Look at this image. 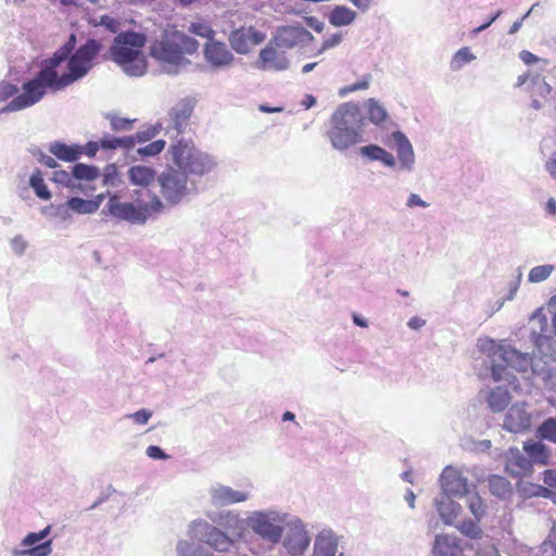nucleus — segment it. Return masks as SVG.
<instances>
[{
  "instance_id": "nucleus-1",
  "label": "nucleus",
  "mask_w": 556,
  "mask_h": 556,
  "mask_svg": "<svg viewBox=\"0 0 556 556\" xmlns=\"http://www.w3.org/2000/svg\"><path fill=\"white\" fill-rule=\"evenodd\" d=\"M75 45L76 37L71 35L70 39L45 61L37 75L23 85V93L8 104V110L20 111L31 106L43 97L47 88L59 91L83 78L91 70L101 46L97 40L88 39L73 53Z\"/></svg>"
},
{
  "instance_id": "nucleus-2",
  "label": "nucleus",
  "mask_w": 556,
  "mask_h": 556,
  "mask_svg": "<svg viewBox=\"0 0 556 556\" xmlns=\"http://www.w3.org/2000/svg\"><path fill=\"white\" fill-rule=\"evenodd\" d=\"M146 38L143 35L127 31L121 33L114 39L110 49L112 59L125 66V71L134 76H140L146 71V61L141 52Z\"/></svg>"
},
{
  "instance_id": "nucleus-3",
  "label": "nucleus",
  "mask_w": 556,
  "mask_h": 556,
  "mask_svg": "<svg viewBox=\"0 0 556 556\" xmlns=\"http://www.w3.org/2000/svg\"><path fill=\"white\" fill-rule=\"evenodd\" d=\"M169 153L177 169L187 176H203L214 166L210 155L199 150L192 140H177L170 144Z\"/></svg>"
},
{
  "instance_id": "nucleus-4",
  "label": "nucleus",
  "mask_w": 556,
  "mask_h": 556,
  "mask_svg": "<svg viewBox=\"0 0 556 556\" xmlns=\"http://www.w3.org/2000/svg\"><path fill=\"white\" fill-rule=\"evenodd\" d=\"M199 48V42L186 34L173 30L166 31L161 40L153 42L151 54L153 58L170 63L180 64L185 54H192Z\"/></svg>"
},
{
  "instance_id": "nucleus-5",
  "label": "nucleus",
  "mask_w": 556,
  "mask_h": 556,
  "mask_svg": "<svg viewBox=\"0 0 556 556\" xmlns=\"http://www.w3.org/2000/svg\"><path fill=\"white\" fill-rule=\"evenodd\" d=\"M108 212L115 218L131 223H144L152 215L164 210V203L159 195L153 194L148 202H140L137 205L130 202H119L118 197L113 194L106 204Z\"/></svg>"
},
{
  "instance_id": "nucleus-6",
  "label": "nucleus",
  "mask_w": 556,
  "mask_h": 556,
  "mask_svg": "<svg viewBox=\"0 0 556 556\" xmlns=\"http://www.w3.org/2000/svg\"><path fill=\"white\" fill-rule=\"evenodd\" d=\"M492 357V377L495 381L507 380L508 369L526 371L531 364L528 354H522L510 346L496 345Z\"/></svg>"
},
{
  "instance_id": "nucleus-7",
  "label": "nucleus",
  "mask_w": 556,
  "mask_h": 556,
  "mask_svg": "<svg viewBox=\"0 0 556 556\" xmlns=\"http://www.w3.org/2000/svg\"><path fill=\"white\" fill-rule=\"evenodd\" d=\"M160 192L168 205L179 204L189 193L188 176L175 167H167L157 176Z\"/></svg>"
},
{
  "instance_id": "nucleus-8",
  "label": "nucleus",
  "mask_w": 556,
  "mask_h": 556,
  "mask_svg": "<svg viewBox=\"0 0 556 556\" xmlns=\"http://www.w3.org/2000/svg\"><path fill=\"white\" fill-rule=\"evenodd\" d=\"M192 530L195 536L217 552H228L233 545L231 538L207 521H194L192 523Z\"/></svg>"
},
{
  "instance_id": "nucleus-9",
  "label": "nucleus",
  "mask_w": 556,
  "mask_h": 556,
  "mask_svg": "<svg viewBox=\"0 0 556 556\" xmlns=\"http://www.w3.org/2000/svg\"><path fill=\"white\" fill-rule=\"evenodd\" d=\"M349 114H342L341 118L336 117V124L329 134V138L334 148L344 150L354 146L361 140V134L353 127L348 126Z\"/></svg>"
},
{
  "instance_id": "nucleus-10",
  "label": "nucleus",
  "mask_w": 556,
  "mask_h": 556,
  "mask_svg": "<svg viewBox=\"0 0 556 556\" xmlns=\"http://www.w3.org/2000/svg\"><path fill=\"white\" fill-rule=\"evenodd\" d=\"M265 39V34L256 28L240 27L229 35V42L232 49L241 54L248 53L253 47L260 45Z\"/></svg>"
},
{
  "instance_id": "nucleus-11",
  "label": "nucleus",
  "mask_w": 556,
  "mask_h": 556,
  "mask_svg": "<svg viewBox=\"0 0 556 556\" xmlns=\"http://www.w3.org/2000/svg\"><path fill=\"white\" fill-rule=\"evenodd\" d=\"M314 36L304 27L287 25L278 28L275 37L276 45L280 48L291 49L299 45L309 42Z\"/></svg>"
},
{
  "instance_id": "nucleus-12",
  "label": "nucleus",
  "mask_w": 556,
  "mask_h": 556,
  "mask_svg": "<svg viewBox=\"0 0 556 556\" xmlns=\"http://www.w3.org/2000/svg\"><path fill=\"white\" fill-rule=\"evenodd\" d=\"M442 491L451 496H464L468 493V481L459 470L452 466L443 469L440 476Z\"/></svg>"
},
{
  "instance_id": "nucleus-13",
  "label": "nucleus",
  "mask_w": 556,
  "mask_h": 556,
  "mask_svg": "<svg viewBox=\"0 0 556 556\" xmlns=\"http://www.w3.org/2000/svg\"><path fill=\"white\" fill-rule=\"evenodd\" d=\"M250 525L253 531L266 539L273 544L280 541L282 535V527L275 522L268 515L257 513L250 518Z\"/></svg>"
},
{
  "instance_id": "nucleus-14",
  "label": "nucleus",
  "mask_w": 556,
  "mask_h": 556,
  "mask_svg": "<svg viewBox=\"0 0 556 556\" xmlns=\"http://www.w3.org/2000/svg\"><path fill=\"white\" fill-rule=\"evenodd\" d=\"M204 56L214 67L227 66L233 61V55L226 43L214 39L205 43Z\"/></svg>"
},
{
  "instance_id": "nucleus-15",
  "label": "nucleus",
  "mask_w": 556,
  "mask_h": 556,
  "mask_svg": "<svg viewBox=\"0 0 556 556\" xmlns=\"http://www.w3.org/2000/svg\"><path fill=\"white\" fill-rule=\"evenodd\" d=\"M531 426V415L522 405H513L504 419L503 427L509 432L519 433L528 430Z\"/></svg>"
},
{
  "instance_id": "nucleus-16",
  "label": "nucleus",
  "mask_w": 556,
  "mask_h": 556,
  "mask_svg": "<svg viewBox=\"0 0 556 556\" xmlns=\"http://www.w3.org/2000/svg\"><path fill=\"white\" fill-rule=\"evenodd\" d=\"M505 469L513 477H523L532 470V462L518 448H509L505 454Z\"/></svg>"
},
{
  "instance_id": "nucleus-17",
  "label": "nucleus",
  "mask_w": 556,
  "mask_h": 556,
  "mask_svg": "<svg viewBox=\"0 0 556 556\" xmlns=\"http://www.w3.org/2000/svg\"><path fill=\"white\" fill-rule=\"evenodd\" d=\"M288 67L287 58L270 45L261 50L258 68L264 71H283Z\"/></svg>"
},
{
  "instance_id": "nucleus-18",
  "label": "nucleus",
  "mask_w": 556,
  "mask_h": 556,
  "mask_svg": "<svg viewBox=\"0 0 556 556\" xmlns=\"http://www.w3.org/2000/svg\"><path fill=\"white\" fill-rule=\"evenodd\" d=\"M311 539L302 527H292L288 530L283 545L290 554H302L309 545Z\"/></svg>"
},
{
  "instance_id": "nucleus-19",
  "label": "nucleus",
  "mask_w": 556,
  "mask_h": 556,
  "mask_svg": "<svg viewBox=\"0 0 556 556\" xmlns=\"http://www.w3.org/2000/svg\"><path fill=\"white\" fill-rule=\"evenodd\" d=\"M127 178L131 186L141 188H148L155 180L157 181L155 169L141 164L130 166L127 170Z\"/></svg>"
},
{
  "instance_id": "nucleus-20",
  "label": "nucleus",
  "mask_w": 556,
  "mask_h": 556,
  "mask_svg": "<svg viewBox=\"0 0 556 556\" xmlns=\"http://www.w3.org/2000/svg\"><path fill=\"white\" fill-rule=\"evenodd\" d=\"M392 139L395 144V150L401 166L409 169L415 161L414 151L410 142L408 141L406 136L401 131L393 132Z\"/></svg>"
},
{
  "instance_id": "nucleus-21",
  "label": "nucleus",
  "mask_w": 556,
  "mask_h": 556,
  "mask_svg": "<svg viewBox=\"0 0 556 556\" xmlns=\"http://www.w3.org/2000/svg\"><path fill=\"white\" fill-rule=\"evenodd\" d=\"M248 497L245 492L235 491L229 486H218L212 491L213 503L222 506L244 502Z\"/></svg>"
},
{
  "instance_id": "nucleus-22",
  "label": "nucleus",
  "mask_w": 556,
  "mask_h": 556,
  "mask_svg": "<svg viewBox=\"0 0 556 556\" xmlns=\"http://www.w3.org/2000/svg\"><path fill=\"white\" fill-rule=\"evenodd\" d=\"M193 112V103L190 100L179 101L170 111V119L178 132H181Z\"/></svg>"
},
{
  "instance_id": "nucleus-23",
  "label": "nucleus",
  "mask_w": 556,
  "mask_h": 556,
  "mask_svg": "<svg viewBox=\"0 0 556 556\" xmlns=\"http://www.w3.org/2000/svg\"><path fill=\"white\" fill-rule=\"evenodd\" d=\"M434 556H462L463 549L454 538L439 534L433 545Z\"/></svg>"
},
{
  "instance_id": "nucleus-24",
  "label": "nucleus",
  "mask_w": 556,
  "mask_h": 556,
  "mask_svg": "<svg viewBox=\"0 0 556 556\" xmlns=\"http://www.w3.org/2000/svg\"><path fill=\"white\" fill-rule=\"evenodd\" d=\"M104 198L105 194L103 193L98 194L92 200H85L81 198L74 197L66 202V205L68 206V208L78 214H91L98 211Z\"/></svg>"
},
{
  "instance_id": "nucleus-25",
  "label": "nucleus",
  "mask_w": 556,
  "mask_h": 556,
  "mask_svg": "<svg viewBox=\"0 0 556 556\" xmlns=\"http://www.w3.org/2000/svg\"><path fill=\"white\" fill-rule=\"evenodd\" d=\"M356 18V12L345 5H336L329 13L328 21L334 27L352 24Z\"/></svg>"
},
{
  "instance_id": "nucleus-26",
  "label": "nucleus",
  "mask_w": 556,
  "mask_h": 556,
  "mask_svg": "<svg viewBox=\"0 0 556 556\" xmlns=\"http://www.w3.org/2000/svg\"><path fill=\"white\" fill-rule=\"evenodd\" d=\"M337 540L331 533H320L317 535L314 544L315 556H336Z\"/></svg>"
},
{
  "instance_id": "nucleus-27",
  "label": "nucleus",
  "mask_w": 556,
  "mask_h": 556,
  "mask_svg": "<svg viewBox=\"0 0 556 556\" xmlns=\"http://www.w3.org/2000/svg\"><path fill=\"white\" fill-rule=\"evenodd\" d=\"M359 152L363 156H366L371 161H380L388 167L395 166L394 156L390 152L380 148L379 146H376V144L365 146V147L361 148Z\"/></svg>"
},
{
  "instance_id": "nucleus-28",
  "label": "nucleus",
  "mask_w": 556,
  "mask_h": 556,
  "mask_svg": "<svg viewBox=\"0 0 556 556\" xmlns=\"http://www.w3.org/2000/svg\"><path fill=\"white\" fill-rule=\"evenodd\" d=\"M486 401L492 412L498 413L508 406L510 402V394L507 389L496 387L489 393Z\"/></svg>"
},
{
  "instance_id": "nucleus-29",
  "label": "nucleus",
  "mask_w": 556,
  "mask_h": 556,
  "mask_svg": "<svg viewBox=\"0 0 556 556\" xmlns=\"http://www.w3.org/2000/svg\"><path fill=\"white\" fill-rule=\"evenodd\" d=\"M49 151L59 160L65 162H74L76 161L80 154L81 150L76 146H67L62 142H54L50 146Z\"/></svg>"
},
{
  "instance_id": "nucleus-30",
  "label": "nucleus",
  "mask_w": 556,
  "mask_h": 556,
  "mask_svg": "<svg viewBox=\"0 0 556 556\" xmlns=\"http://www.w3.org/2000/svg\"><path fill=\"white\" fill-rule=\"evenodd\" d=\"M529 457L539 464H547L551 452L547 446L541 442L526 443L523 446Z\"/></svg>"
},
{
  "instance_id": "nucleus-31",
  "label": "nucleus",
  "mask_w": 556,
  "mask_h": 556,
  "mask_svg": "<svg viewBox=\"0 0 556 556\" xmlns=\"http://www.w3.org/2000/svg\"><path fill=\"white\" fill-rule=\"evenodd\" d=\"M101 149L102 150H116L122 149L125 151H129L132 149V140L130 138L125 137H115L112 135H104L101 138Z\"/></svg>"
},
{
  "instance_id": "nucleus-32",
  "label": "nucleus",
  "mask_w": 556,
  "mask_h": 556,
  "mask_svg": "<svg viewBox=\"0 0 556 556\" xmlns=\"http://www.w3.org/2000/svg\"><path fill=\"white\" fill-rule=\"evenodd\" d=\"M489 488L493 495L497 497H506L511 493L510 482L501 476H491L489 478Z\"/></svg>"
},
{
  "instance_id": "nucleus-33",
  "label": "nucleus",
  "mask_w": 556,
  "mask_h": 556,
  "mask_svg": "<svg viewBox=\"0 0 556 556\" xmlns=\"http://www.w3.org/2000/svg\"><path fill=\"white\" fill-rule=\"evenodd\" d=\"M72 175L78 180L92 181L100 176L98 167L78 163L74 165Z\"/></svg>"
},
{
  "instance_id": "nucleus-34",
  "label": "nucleus",
  "mask_w": 556,
  "mask_h": 556,
  "mask_svg": "<svg viewBox=\"0 0 556 556\" xmlns=\"http://www.w3.org/2000/svg\"><path fill=\"white\" fill-rule=\"evenodd\" d=\"M30 187L34 189L36 195L41 200H50L51 192L49 191L47 185L43 181L42 174L39 169H37L30 177L29 180Z\"/></svg>"
},
{
  "instance_id": "nucleus-35",
  "label": "nucleus",
  "mask_w": 556,
  "mask_h": 556,
  "mask_svg": "<svg viewBox=\"0 0 556 556\" xmlns=\"http://www.w3.org/2000/svg\"><path fill=\"white\" fill-rule=\"evenodd\" d=\"M367 110H368V118L374 124L379 125V124L383 123L388 117V114H387V111L384 110V108L377 100H375L372 98L367 101Z\"/></svg>"
},
{
  "instance_id": "nucleus-36",
  "label": "nucleus",
  "mask_w": 556,
  "mask_h": 556,
  "mask_svg": "<svg viewBox=\"0 0 556 556\" xmlns=\"http://www.w3.org/2000/svg\"><path fill=\"white\" fill-rule=\"evenodd\" d=\"M538 435L556 444V418L549 417L538 428Z\"/></svg>"
},
{
  "instance_id": "nucleus-37",
  "label": "nucleus",
  "mask_w": 556,
  "mask_h": 556,
  "mask_svg": "<svg viewBox=\"0 0 556 556\" xmlns=\"http://www.w3.org/2000/svg\"><path fill=\"white\" fill-rule=\"evenodd\" d=\"M52 552L51 541L48 540L41 544L14 552L15 556H49Z\"/></svg>"
},
{
  "instance_id": "nucleus-38",
  "label": "nucleus",
  "mask_w": 556,
  "mask_h": 556,
  "mask_svg": "<svg viewBox=\"0 0 556 556\" xmlns=\"http://www.w3.org/2000/svg\"><path fill=\"white\" fill-rule=\"evenodd\" d=\"M476 56L470 52V49L468 47H464L459 49L453 56L451 61V68L453 71L460 70L466 63L471 62L475 60Z\"/></svg>"
},
{
  "instance_id": "nucleus-39",
  "label": "nucleus",
  "mask_w": 556,
  "mask_h": 556,
  "mask_svg": "<svg viewBox=\"0 0 556 556\" xmlns=\"http://www.w3.org/2000/svg\"><path fill=\"white\" fill-rule=\"evenodd\" d=\"M553 270H554L553 265L535 266L529 271L528 279L530 282H534V283L544 281L545 279H547L551 276Z\"/></svg>"
},
{
  "instance_id": "nucleus-40",
  "label": "nucleus",
  "mask_w": 556,
  "mask_h": 556,
  "mask_svg": "<svg viewBox=\"0 0 556 556\" xmlns=\"http://www.w3.org/2000/svg\"><path fill=\"white\" fill-rule=\"evenodd\" d=\"M121 182V175L116 164H108L102 175L103 186H117Z\"/></svg>"
},
{
  "instance_id": "nucleus-41",
  "label": "nucleus",
  "mask_w": 556,
  "mask_h": 556,
  "mask_svg": "<svg viewBox=\"0 0 556 556\" xmlns=\"http://www.w3.org/2000/svg\"><path fill=\"white\" fill-rule=\"evenodd\" d=\"M110 126L113 131H126L134 128L135 119L121 117L117 115H108Z\"/></svg>"
},
{
  "instance_id": "nucleus-42",
  "label": "nucleus",
  "mask_w": 556,
  "mask_h": 556,
  "mask_svg": "<svg viewBox=\"0 0 556 556\" xmlns=\"http://www.w3.org/2000/svg\"><path fill=\"white\" fill-rule=\"evenodd\" d=\"M165 144V140L157 139L142 148H139L137 150V153L142 157L155 156L159 155L164 150Z\"/></svg>"
},
{
  "instance_id": "nucleus-43",
  "label": "nucleus",
  "mask_w": 556,
  "mask_h": 556,
  "mask_svg": "<svg viewBox=\"0 0 556 556\" xmlns=\"http://www.w3.org/2000/svg\"><path fill=\"white\" fill-rule=\"evenodd\" d=\"M179 556H213L211 553L205 552L201 547H193L188 542H180L177 546Z\"/></svg>"
},
{
  "instance_id": "nucleus-44",
  "label": "nucleus",
  "mask_w": 556,
  "mask_h": 556,
  "mask_svg": "<svg viewBox=\"0 0 556 556\" xmlns=\"http://www.w3.org/2000/svg\"><path fill=\"white\" fill-rule=\"evenodd\" d=\"M189 30L199 37L208 39V41L214 39V30L208 24L204 22L192 23L189 27Z\"/></svg>"
},
{
  "instance_id": "nucleus-45",
  "label": "nucleus",
  "mask_w": 556,
  "mask_h": 556,
  "mask_svg": "<svg viewBox=\"0 0 556 556\" xmlns=\"http://www.w3.org/2000/svg\"><path fill=\"white\" fill-rule=\"evenodd\" d=\"M51 527L47 526L43 530L39 532H30L28 533L24 540L22 541V546L24 547H33L36 546V544L43 540L49 533H50Z\"/></svg>"
},
{
  "instance_id": "nucleus-46",
  "label": "nucleus",
  "mask_w": 556,
  "mask_h": 556,
  "mask_svg": "<svg viewBox=\"0 0 556 556\" xmlns=\"http://www.w3.org/2000/svg\"><path fill=\"white\" fill-rule=\"evenodd\" d=\"M371 81V75H365L363 78L354 84H351L349 86H345L340 89V96H346L348 93L355 92L358 90H365L368 89Z\"/></svg>"
},
{
  "instance_id": "nucleus-47",
  "label": "nucleus",
  "mask_w": 556,
  "mask_h": 556,
  "mask_svg": "<svg viewBox=\"0 0 556 556\" xmlns=\"http://www.w3.org/2000/svg\"><path fill=\"white\" fill-rule=\"evenodd\" d=\"M468 506H469L470 511L472 513V515L475 516V518L477 520H480L485 513L483 501L477 494L469 496Z\"/></svg>"
},
{
  "instance_id": "nucleus-48",
  "label": "nucleus",
  "mask_w": 556,
  "mask_h": 556,
  "mask_svg": "<svg viewBox=\"0 0 556 556\" xmlns=\"http://www.w3.org/2000/svg\"><path fill=\"white\" fill-rule=\"evenodd\" d=\"M73 175L66 170H55L52 180L56 184L68 186L72 182Z\"/></svg>"
},
{
  "instance_id": "nucleus-49",
  "label": "nucleus",
  "mask_w": 556,
  "mask_h": 556,
  "mask_svg": "<svg viewBox=\"0 0 556 556\" xmlns=\"http://www.w3.org/2000/svg\"><path fill=\"white\" fill-rule=\"evenodd\" d=\"M154 136V132L151 131H138L135 135L126 136L127 138H130L132 140V149L135 148L136 143H143L149 141Z\"/></svg>"
},
{
  "instance_id": "nucleus-50",
  "label": "nucleus",
  "mask_w": 556,
  "mask_h": 556,
  "mask_svg": "<svg viewBox=\"0 0 556 556\" xmlns=\"http://www.w3.org/2000/svg\"><path fill=\"white\" fill-rule=\"evenodd\" d=\"M151 416H152V413L147 409H140V410L134 413L132 415H130L132 420L138 425H146L149 421V419L151 418Z\"/></svg>"
},
{
  "instance_id": "nucleus-51",
  "label": "nucleus",
  "mask_w": 556,
  "mask_h": 556,
  "mask_svg": "<svg viewBox=\"0 0 556 556\" xmlns=\"http://www.w3.org/2000/svg\"><path fill=\"white\" fill-rule=\"evenodd\" d=\"M342 41V35L333 34L329 38L325 39L319 52H324L330 48L338 46Z\"/></svg>"
},
{
  "instance_id": "nucleus-52",
  "label": "nucleus",
  "mask_w": 556,
  "mask_h": 556,
  "mask_svg": "<svg viewBox=\"0 0 556 556\" xmlns=\"http://www.w3.org/2000/svg\"><path fill=\"white\" fill-rule=\"evenodd\" d=\"M539 75H534L533 73L528 71L527 73L518 76L516 87H522L527 83L535 84L539 80Z\"/></svg>"
},
{
  "instance_id": "nucleus-53",
  "label": "nucleus",
  "mask_w": 556,
  "mask_h": 556,
  "mask_svg": "<svg viewBox=\"0 0 556 556\" xmlns=\"http://www.w3.org/2000/svg\"><path fill=\"white\" fill-rule=\"evenodd\" d=\"M544 483L556 491V470L547 469L543 473Z\"/></svg>"
},
{
  "instance_id": "nucleus-54",
  "label": "nucleus",
  "mask_w": 556,
  "mask_h": 556,
  "mask_svg": "<svg viewBox=\"0 0 556 556\" xmlns=\"http://www.w3.org/2000/svg\"><path fill=\"white\" fill-rule=\"evenodd\" d=\"M100 24L105 26L112 33H116L119 27V23L115 18L108 15L101 17Z\"/></svg>"
},
{
  "instance_id": "nucleus-55",
  "label": "nucleus",
  "mask_w": 556,
  "mask_h": 556,
  "mask_svg": "<svg viewBox=\"0 0 556 556\" xmlns=\"http://www.w3.org/2000/svg\"><path fill=\"white\" fill-rule=\"evenodd\" d=\"M147 455L153 459H165L168 456L156 445H150L147 448Z\"/></svg>"
},
{
  "instance_id": "nucleus-56",
  "label": "nucleus",
  "mask_w": 556,
  "mask_h": 556,
  "mask_svg": "<svg viewBox=\"0 0 556 556\" xmlns=\"http://www.w3.org/2000/svg\"><path fill=\"white\" fill-rule=\"evenodd\" d=\"M305 23L308 27H311L317 33H321L324 29V23L315 16L305 17Z\"/></svg>"
},
{
  "instance_id": "nucleus-57",
  "label": "nucleus",
  "mask_w": 556,
  "mask_h": 556,
  "mask_svg": "<svg viewBox=\"0 0 556 556\" xmlns=\"http://www.w3.org/2000/svg\"><path fill=\"white\" fill-rule=\"evenodd\" d=\"M101 149V139L99 141H89L85 147V152L88 156H94Z\"/></svg>"
},
{
  "instance_id": "nucleus-58",
  "label": "nucleus",
  "mask_w": 556,
  "mask_h": 556,
  "mask_svg": "<svg viewBox=\"0 0 556 556\" xmlns=\"http://www.w3.org/2000/svg\"><path fill=\"white\" fill-rule=\"evenodd\" d=\"M545 386L548 391L556 394V369L551 370L546 377Z\"/></svg>"
},
{
  "instance_id": "nucleus-59",
  "label": "nucleus",
  "mask_w": 556,
  "mask_h": 556,
  "mask_svg": "<svg viewBox=\"0 0 556 556\" xmlns=\"http://www.w3.org/2000/svg\"><path fill=\"white\" fill-rule=\"evenodd\" d=\"M407 205L413 207V206H421V207H426L428 206V204L420 199V197L418 194H415V193H412L407 200Z\"/></svg>"
},
{
  "instance_id": "nucleus-60",
  "label": "nucleus",
  "mask_w": 556,
  "mask_h": 556,
  "mask_svg": "<svg viewBox=\"0 0 556 556\" xmlns=\"http://www.w3.org/2000/svg\"><path fill=\"white\" fill-rule=\"evenodd\" d=\"M520 59L526 63V64H532V63H535L539 59L536 55H534L533 53H531L530 51H521L520 52Z\"/></svg>"
},
{
  "instance_id": "nucleus-61",
  "label": "nucleus",
  "mask_w": 556,
  "mask_h": 556,
  "mask_svg": "<svg viewBox=\"0 0 556 556\" xmlns=\"http://www.w3.org/2000/svg\"><path fill=\"white\" fill-rule=\"evenodd\" d=\"M357 9L365 11L367 10L374 0H349Z\"/></svg>"
},
{
  "instance_id": "nucleus-62",
  "label": "nucleus",
  "mask_w": 556,
  "mask_h": 556,
  "mask_svg": "<svg viewBox=\"0 0 556 556\" xmlns=\"http://www.w3.org/2000/svg\"><path fill=\"white\" fill-rule=\"evenodd\" d=\"M464 532L473 539L479 538L481 533L480 529L473 523H471L467 530H464Z\"/></svg>"
},
{
  "instance_id": "nucleus-63",
  "label": "nucleus",
  "mask_w": 556,
  "mask_h": 556,
  "mask_svg": "<svg viewBox=\"0 0 556 556\" xmlns=\"http://www.w3.org/2000/svg\"><path fill=\"white\" fill-rule=\"evenodd\" d=\"M549 306L553 308V327L554 333L556 334V295L552 298Z\"/></svg>"
},
{
  "instance_id": "nucleus-64",
  "label": "nucleus",
  "mask_w": 556,
  "mask_h": 556,
  "mask_svg": "<svg viewBox=\"0 0 556 556\" xmlns=\"http://www.w3.org/2000/svg\"><path fill=\"white\" fill-rule=\"evenodd\" d=\"M546 166L551 175L556 177V154L551 159Z\"/></svg>"
}]
</instances>
